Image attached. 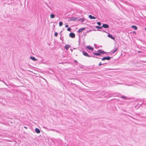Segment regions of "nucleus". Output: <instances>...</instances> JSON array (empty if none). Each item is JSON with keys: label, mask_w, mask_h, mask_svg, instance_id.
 <instances>
[{"label": "nucleus", "mask_w": 146, "mask_h": 146, "mask_svg": "<svg viewBox=\"0 0 146 146\" xmlns=\"http://www.w3.org/2000/svg\"><path fill=\"white\" fill-rule=\"evenodd\" d=\"M102 49H99L97 51V52H93V53L95 55L97 56H99L101 55V54H102Z\"/></svg>", "instance_id": "nucleus-1"}, {"label": "nucleus", "mask_w": 146, "mask_h": 146, "mask_svg": "<svg viewBox=\"0 0 146 146\" xmlns=\"http://www.w3.org/2000/svg\"><path fill=\"white\" fill-rule=\"evenodd\" d=\"M82 52L84 56H87V57H95L96 58H98L97 57H95L94 56H90L88 54V53L87 52H85L83 50H82Z\"/></svg>", "instance_id": "nucleus-2"}, {"label": "nucleus", "mask_w": 146, "mask_h": 146, "mask_svg": "<svg viewBox=\"0 0 146 146\" xmlns=\"http://www.w3.org/2000/svg\"><path fill=\"white\" fill-rule=\"evenodd\" d=\"M112 58L113 57H110V56H105L101 58V60L102 61H104L105 60H110V59Z\"/></svg>", "instance_id": "nucleus-3"}, {"label": "nucleus", "mask_w": 146, "mask_h": 146, "mask_svg": "<svg viewBox=\"0 0 146 146\" xmlns=\"http://www.w3.org/2000/svg\"><path fill=\"white\" fill-rule=\"evenodd\" d=\"M78 18L75 17H71L69 18L68 21H76L78 19Z\"/></svg>", "instance_id": "nucleus-4"}, {"label": "nucleus", "mask_w": 146, "mask_h": 146, "mask_svg": "<svg viewBox=\"0 0 146 146\" xmlns=\"http://www.w3.org/2000/svg\"><path fill=\"white\" fill-rule=\"evenodd\" d=\"M102 27L104 28L108 29L109 28V26L108 24L104 23L102 25Z\"/></svg>", "instance_id": "nucleus-5"}, {"label": "nucleus", "mask_w": 146, "mask_h": 146, "mask_svg": "<svg viewBox=\"0 0 146 146\" xmlns=\"http://www.w3.org/2000/svg\"><path fill=\"white\" fill-rule=\"evenodd\" d=\"M69 36L72 38L75 37V35L73 33H70L69 35Z\"/></svg>", "instance_id": "nucleus-6"}, {"label": "nucleus", "mask_w": 146, "mask_h": 146, "mask_svg": "<svg viewBox=\"0 0 146 146\" xmlns=\"http://www.w3.org/2000/svg\"><path fill=\"white\" fill-rule=\"evenodd\" d=\"M108 36L109 38H111L112 40H115V37L111 35L110 34H108Z\"/></svg>", "instance_id": "nucleus-7"}, {"label": "nucleus", "mask_w": 146, "mask_h": 146, "mask_svg": "<svg viewBox=\"0 0 146 146\" xmlns=\"http://www.w3.org/2000/svg\"><path fill=\"white\" fill-rule=\"evenodd\" d=\"M86 48H87L89 50H94V48L93 47H92L90 46H87L86 47Z\"/></svg>", "instance_id": "nucleus-8"}, {"label": "nucleus", "mask_w": 146, "mask_h": 146, "mask_svg": "<svg viewBox=\"0 0 146 146\" xmlns=\"http://www.w3.org/2000/svg\"><path fill=\"white\" fill-rule=\"evenodd\" d=\"M35 131L37 133H40V131L39 129L36 128L35 129Z\"/></svg>", "instance_id": "nucleus-9"}, {"label": "nucleus", "mask_w": 146, "mask_h": 146, "mask_svg": "<svg viewBox=\"0 0 146 146\" xmlns=\"http://www.w3.org/2000/svg\"><path fill=\"white\" fill-rule=\"evenodd\" d=\"M89 18L90 19H95L96 17L94 16H92L91 15H89L88 16Z\"/></svg>", "instance_id": "nucleus-10"}, {"label": "nucleus", "mask_w": 146, "mask_h": 146, "mask_svg": "<svg viewBox=\"0 0 146 146\" xmlns=\"http://www.w3.org/2000/svg\"><path fill=\"white\" fill-rule=\"evenodd\" d=\"M30 58L34 61H37V59L35 57L32 56H30Z\"/></svg>", "instance_id": "nucleus-11"}, {"label": "nucleus", "mask_w": 146, "mask_h": 146, "mask_svg": "<svg viewBox=\"0 0 146 146\" xmlns=\"http://www.w3.org/2000/svg\"><path fill=\"white\" fill-rule=\"evenodd\" d=\"M117 50V48H115L113 50H111V52L112 53H114Z\"/></svg>", "instance_id": "nucleus-12"}, {"label": "nucleus", "mask_w": 146, "mask_h": 146, "mask_svg": "<svg viewBox=\"0 0 146 146\" xmlns=\"http://www.w3.org/2000/svg\"><path fill=\"white\" fill-rule=\"evenodd\" d=\"M131 28L134 29L135 30H137V27L135 25H132L131 27Z\"/></svg>", "instance_id": "nucleus-13"}, {"label": "nucleus", "mask_w": 146, "mask_h": 146, "mask_svg": "<svg viewBox=\"0 0 146 146\" xmlns=\"http://www.w3.org/2000/svg\"><path fill=\"white\" fill-rule=\"evenodd\" d=\"M85 29V28L84 27L80 29H79L78 30V32L79 33H80L82 32Z\"/></svg>", "instance_id": "nucleus-14"}, {"label": "nucleus", "mask_w": 146, "mask_h": 146, "mask_svg": "<svg viewBox=\"0 0 146 146\" xmlns=\"http://www.w3.org/2000/svg\"><path fill=\"white\" fill-rule=\"evenodd\" d=\"M94 31H100L101 32H103L106 33V32L104 30L97 29V30H96V29H94Z\"/></svg>", "instance_id": "nucleus-15"}, {"label": "nucleus", "mask_w": 146, "mask_h": 146, "mask_svg": "<svg viewBox=\"0 0 146 146\" xmlns=\"http://www.w3.org/2000/svg\"><path fill=\"white\" fill-rule=\"evenodd\" d=\"M81 21L82 22H83L85 21V19L84 18L82 19L80 18L79 19H78V21Z\"/></svg>", "instance_id": "nucleus-16"}, {"label": "nucleus", "mask_w": 146, "mask_h": 146, "mask_svg": "<svg viewBox=\"0 0 146 146\" xmlns=\"http://www.w3.org/2000/svg\"><path fill=\"white\" fill-rule=\"evenodd\" d=\"M108 64V63H103V64H102L101 62H100L98 66H101L102 65H105V64Z\"/></svg>", "instance_id": "nucleus-17"}, {"label": "nucleus", "mask_w": 146, "mask_h": 146, "mask_svg": "<svg viewBox=\"0 0 146 146\" xmlns=\"http://www.w3.org/2000/svg\"><path fill=\"white\" fill-rule=\"evenodd\" d=\"M95 28L98 29H102V26H97L95 27Z\"/></svg>", "instance_id": "nucleus-18"}, {"label": "nucleus", "mask_w": 146, "mask_h": 146, "mask_svg": "<svg viewBox=\"0 0 146 146\" xmlns=\"http://www.w3.org/2000/svg\"><path fill=\"white\" fill-rule=\"evenodd\" d=\"M55 15L53 14H52L50 15V17L51 18H54L55 17Z\"/></svg>", "instance_id": "nucleus-19"}, {"label": "nucleus", "mask_w": 146, "mask_h": 146, "mask_svg": "<svg viewBox=\"0 0 146 146\" xmlns=\"http://www.w3.org/2000/svg\"><path fill=\"white\" fill-rule=\"evenodd\" d=\"M63 25V23L62 21L60 22L59 23V26L60 27H61Z\"/></svg>", "instance_id": "nucleus-20"}, {"label": "nucleus", "mask_w": 146, "mask_h": 146, "mask_svg": "<svg viewBox=\"0 0 146 146\" xmlns=\"http://www.w3.org/2000/svg\"><path fill=\"white\" fill-rule=\"evenodd\" d=\"M64 48H65L66 50H68V48H69L67 46V44L65 46H64Z\"/></svg>", "instance_id": "nucleus-21"}, {"label": "nucleus", "mask_w": 146, "mask_h": 146, "mask_svg": "<svg viewBox=\"0 0 146 146\" xmlns=\"http://www.w3.org/2000/svg\"><path fill=\"white\" fill-rule=\"evenodd\" d=\"M143 104L146 105V99H143Z\"/></svg>", "instance_id": "nucleus-22"}, {"label": "nucleus", "mask_w": 146, "mask_h": 146, "mask_svg": "<svg viewBox=\"0 0 146 146\" xmlns=\"http://www.w3.org/2000/svg\"><path fill=\"white\" fill-rule=\"evenodd\" d=\"M97 24L99 26H100L101 24V23L100 22H98L97 23Z\"/></svg>", "instance_id": "nucleus-23"}, {"label": "nucleus", "mask_w": 146, "mask_h": 146, "mask_svg": "<svg viewBox=\"0 0 146 146\" xmlns=\"http://www.w3.org/2000/svg\"><path fill=\"white\" fill-rule=\"evenodd\" d=\"M80 67L82 69H83L84 67V66L83 65H82L80 66Z\"/></svg>", "instance_id": "nucleus-24"}, {"label": "nucleus", "mask_w": 146, "mask_h": 146, "mask_svg": "<svg viewBox=\"0 0 146 146\" xmlns=\"http://www.w3.org/2000/svg\"><path fill=\"white\" fill-rule=\"evenodd\" d=\"M71 29L70 27H68L67 28V30L68 31H71Z\"/></svg>", "instance_id": "nucleus-25"}, {"label": "nucleus", "mask_w": 146, "mask_h": 146, "mask_svg": "<svg viewBox=\"0 0 146 146\" xmlns=\"http://www.w3.org/2000/svg\"><path fill=\"white\" fill-rule=\"evenodd\" d=\"M121 98H123L124 99H127V97L124 96H121Z\"/></svg>", "instance_id": "nucleus-26"}, {"label": "nucleus", "mask_w": 146, "mask_h": 146, "mask_svg": "<svg viewBox=\"0 0 146 146\" xmlns=\"http://www.w3.org/2000/svg\"><path fill=\"white\" fill-rule=\"evenodd\" d=\"M58 33L57 32H55L54 34V35L55 36H58Z\"/></svg>", "instance_id": "nucleus-27"}, {"label": "nucleus", "mask_w": 146, "mask_h": 146, "mask_svg": "<svg viewBox=\"0 0 146 146\" xmlns=\"http://www.w3.org/2000/svg\"><path fill=\"white\" fill-rule=\"evenodd\" d=\"M107 52H105L104 51L102 50V54H105Z\"/></svg>", "instance_id": "nucleus-28"}, {"label": "nucleus", "mask_w": 146, "mask_h": 146, "mask_svg": "<svg viewBox=\"0 0 146 146\" xmlns=\"http://www.w3.org/2000/svg\"><path fill=\"white\" fill-rule=\"evenodd\" d=\"M91 31V30H90L89 31H88V30H87V31H86V33H88V32H90V31Z\"/></svg>", "instance_id": "nucleus-29"}, {"label": "nucleus", "mask_w": 146, "mask_h": 146, "mask_svg": "<svg viewBox=\"0 0 146 146\" xmlns=\"http://www.w3.org/2000/svg\"><path fill=\"white\" fill-rule=\"evenodd\" d=\"M74 62H75V63H78V61L76 60H75L74 61Z\"/></svg>", "instance_id": "nucleus-30"}, {"label": "nucleus", "mask_w": 146, "mask_h": 146, "mask_svg": "<svg viewBox=\"0 0 146 146\" xmlns=\"http://www.w3.org/2000/svg\"><path fill=\"white\" fill-rule=\"evenodd\" d=\"M68 27V25H66L65 26V27H66V28Z\"/></svg>", "instance_id": "nucleus-31"}, {"label": "nucleus", "mask_w": 146, "mask_h": 146, "mask_svg": "<svg viewBox=\"0 0 146 146\" xmlns=\"http://www.w3.org/2000/svg\"><path fill=\"white\" fill-rule=\"evenodd\" d=\"M132 33L134 34H136V32L135 31H133L132 32Z\"/></svg>", "instance_id": "nucleus-32"}, {"label": "nucleus", "mask_w": 146, "mask_h": 146, "mask_svg": "<svg viewBox=\"0 0 146 146\" xmlns=\"http://www.w3.org/2000/svg\"><path fill=\"white\" fill-rule=\"evenodd\" d=\"M67 46L69 48L70 47H71V46L70 45H69L68 44H67Z\"/></svg>", "instance_id": "nucleus-33"}, {"label": "nucleus", "mask_w": 146, "mask_h": 146, "mask_svg": "<svg viewBox=\"0 0 146 146\" xmlns=\"http://www.w3.org/2000/svg\"><path fill=\"white\" fill-rule=\"evenodd\" d=\"M83 35H84V36H86V33H84L83 34Z\"/></svg>", "instance_id": "nucleus-34"}, {"label": "nucleus", "mask_w": 146, "mask_h": 146, "mask_svg": "<svg viewBox=\"0 0 146 146\" xmlns=\"http://www.w3.org/2000/svg\"><path fill=\"white\" fill-rule=\"evenodd\" d=\"M60 40H62V42H63V40L62 39V37H61L60 38Z\"/></svg>", "instance_id": "nucleus-35"}, {"label": "nucleus", "mask_w": 146, "mask_h": 146, "mask_svg": "<svg viewBox=\"0 0 146 146\" xmlns=\"http://www.w3.org/2000/svg\"><path fill=\"white\" fill-rule=\"evenodd\" d=\"M24 128L26 129H27V127L26 126H24Z\"/></svg>", "instance_id": "nucleus-36"}, {"label": "nucleus", "mask_w": 146, "mask_h": 146, "mask_svg": "<svg viewBox=\"0 0 146 146\" xmlns=\"http://www.w3.org/2000/svg\"><path fill=\"white\" fill-rule=\"evenodd\" d=\"M62 31H61V32H60V35H61V34H61V33H62Z\"/></svg>", "instance_id": "nucleus-37"}, {"label": "nucleus", "mask_w": 146, "mask_h": 146, "mask_svg": "<svg viewBox=\"0 0 146 146\" xmlns=\"http://www.w3.org/2000/svg\"><path fill=\"white\" fill-rule=\"evenodd\" d=\"M70 50H71V52H72L73 51V50L72 49H70Z\"/></svg>", "instance_id": "nucleus-38"}, {"label": "nucleus", "mask_w": 146, "mask_h": 146, "mask_svg": "<svg viewBox=\"0 0 146 146\" xmlns=\"http://www.w3.org/2000/svg\"><path fill=\"white\" fill-rule=\"evenodd\" d=\"M138 53H139L141 52L140 51H138Z\"/></svg>", "instance_id": "nucleus-39"}, {"label": "nucleus", "mask_w": 146, "mask_h": 146, "mask_svg": "<svg viewBox=\"0 0 146 146\" xmlns=\"http://www.w3.org/2000/svg\"><path fill=\"white\" fill-rule=\"evenodd\" d=\"M145 31H146V27L145 28Z\"/></svg>", "instance_id": "nucleus-40"}, {"label": "nucleus", "mask_w": 146, "mask_h": 146, "mask_svg": "<svg viewBox=\"0 0 146 146\" xmlns=\"http://www.w3.org/2000/svg\"><path fill=\"white\" fill-rule=\"evenodd\" d=\"M130 117H131V118H133V119H134V118L133 117H131V116Z\"/></svg>", "instance_id": "nucleus-41"}, {"label": "nucleus", "mask_w": 146, "mask_h": 146, "mask_svg": "<svg viewBox=\"0 0 146 146\" xmlns=\"http://www.w3.org/2000/svg\"><path fill=\"white\" fill-rule=\"evenodd\" d=\"M73 49H75L76 48H73Z\"/></svg>", "instance_id": "nucleus-42"}, {"label": "nucleus", "mask_w": 146, "mask_h": 146, "mask_svg": "<svg viewBox=\"0 0 146 146\" xmlns=\"http://www.w3.org/2000/svg\"><path fill=\"white\" fill-rule=\"evenodd\" d=\"M53 28H55V26L54 25H53Z\"/></svg>", "instance_id": "nucleus-43"}, {"label": "nucleus", "mask_w": 146, "mask_h": 146, "mask_svg": "<svg viewBox=\"0 0 146 146\" xmlns=\"http://www.w3.org/2000/svg\"><path fill=\"white\" fill-rule=\"evenodd\" d=\"M53 28H55V26L54 25H53Z\"/></svg>", "instance_id": "nucleus-44"}, {"label": "nucleus", "mask_w": 146, "mask_h": 146, "mask_svg": "<svg viewBox=\"0 0 146 146\" xmlns=\"http://www.w3.org/2000/svg\"><path fill=\"white\" fill-rule=\"evenodd\" d=\"M27 71H29V70H28Z\"/></svg>", "instance_id": "nucleus-45"}, {"label": "nucleus", "mask_w": 146, "mask_h": 146, "mask_svg": "<svg viewBox=\"0 0 146 146\" xmlns=\"http://www.w3.org/2000/svg\"><path fill=\"white\" fill-rule=\"evenodd\" d=\"M94 46H95V44H94Z\"/></svg>", "instance_id": "nucleus-46"}]
</instances>
